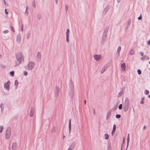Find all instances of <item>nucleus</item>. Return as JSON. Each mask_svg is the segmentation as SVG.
I'll return each mask as SVG.
<instances>
[{
	"label": "nucleus",
	"mask_w": 150,
	"mask_h": 150,
	"mask_svg": "<svg viewBox=\"0 0 150 150\" xmlns=\"http://www.w3.org/2000/svg\"><path fill=\"white\" fill-rule=\"evenodd\" d=\"M16 59L15 60V66L19 65L24 60V58L21 52H18L16 54Z\"/></svg>",
	"instance_id": "1"
},
{
	"label": "nucleus",
	"mask_w": 150,
	"mask_h": 150,
	"mask_svg": "<svg viewBox=\"0 0 150 150\" xmlns=\"http://www.w3.org/2000/svg\"><path fill=\"white\" fill-rule=\"evenodd\" d=\"M129 100L128 98H126L125 99L123 105V110L125 112H127L129 108Z\"/></svg>",
	"instance_id": "2"
},
{
	"label": "nucleus",
	"mask_w": 150,
	"mask_h": 150,
	"mask_svg": "<svg viewBox=\"0 0 150 150\" xmlns=\"http://www.w3.org/2000/svg\"><path fill=\"white\" fill-rule=\"evenodd\" d=\"M35 66V63L32 61H30L26 65V68L28 70H31L34 68Z\"/></svg>",
	"instance_id": "3"
},
{
	"label": "nucleus",
	"mask_w": 150,
	"mask_h": 150,
	"mask_svg": "<svg viewBox=\"0 0 150 150\" xmlns=\"http://www.w3.org/2000/svg\"><path fill=\"white\" fill-rule=\"evenodd\" d=\"M11 130L10 127H8L7 128L5 134V138L8 139H9L11 135Z\"/></svg>",
	"instance_id": "4"
},
{
	"label": "nucleus",
	"mask_w": 150,
	"mask_h": 150,
	"mask_svg": "<svg viewBox=\"0 0 150 150\" xmlns=\"http://www.w3.org/2000/svg\"><path fill=\"white\" fill-rule=\"evenodd\" d=\"M10 84L11 82L9 81H8L7 82L5 83L4 86V88L7 90H9Z\"/></svg>",
	"instance_id": "5"
},
{
	"label": "nucleus",
	"mask_w": 150,
	"mask_h": 150,
	"mask_svg": "<svg viewBox=\"0 0 150 150\" xmlns=\"http://www.w3.org/2000/svg\"><path fill=\"white\" fill-rule=\"evenodd\" d=\"M121 49V47L120 46H119L117 51L115 55V57L117 59H118L120 56V52Z\"/></svg>",
	"instance_id": "6"
},
{
	"label": "nucleus",
	"mask_w": 150,
	"mask_h": 150,
	"mask_svg": "<svg viewBox=\"0 0 150 150\" xmlns=\"http://www.w3.org/2000/svg\"><path fill=\"white\" fill-rule=\"evenodd\" d=\"M95 59L97 61H99L102 58V56L100 54H96L93 56Z\"/></svg>",
	"instance_id": "7"
},
{
	"label": "nucleus",
	"mask_w": 150,
	"mask_h": 150,
	"mask_svg": "<svg viewBox=\"0 0 150 150\" xmlns=\"http://www.w3.org/2000/svg\"><path fill=\"white\" fill-rule=\"evenodd\" d=\"M36 59V60L38 61H39L41 60V55L40 52H38L37 53Z\"/></svg>",
	"instance_id": "8"
},
{
	"label": "nucleus",
	"mask_w": 150,
	"mask_h": 150,
	"mask_svg": "<svg viewBox=\"0 0 150 150\" xmlns=\"http://www.w3.org/2000/svg\"><path fill=\"white\" fill-rule=\"evenodd\" d=\"M76 145L75 142H72L69 146V148L67 150H73L74 148Z\"/></svg>",
	"instance_id": "9"
},
{
	"label": "nucleus",
	"mask_w": 150,
	"mask_h": 150,
	"mask_svg": "<svg viewBox=\"0 0 150 150\" xmlns=\"http://www.w3.org/2000/svg\"><path fill=\"white\" fill-rule=\"evenodd\" d=\"M69 29H67L66 32V40L68 42H69Z\"/></svg>",
	"instance_id": "10"
},
{
	"label": "nucleus",
	"mask_w": 150,
	"mask_h": 150,
	"mask_svg": "<svg viewBox=\"0 0 150 150\" xmlns=\"http://www.w3.org/2000/svg\"><path fill=\"white\" fill-rule=\"evenodd\" d=\"M21 40V36L20 33H18L17 36L16 41L17 42L20 44Z\"/></svg>",
	"instance_id": "11"
},
{
	"label": "nucleus",
	"mask_w": 150,
	"mask_h": 150,
	"mask_svg": "<svg viewBox=\"0 0 150 150\" xmlns=\"http://www.w3.org/2000/svg\"><path fill=\"white\" fill-rule=\"evenodd\" d=\"M59 87H58V86H56L55 93L56 96H58L59 95Z\"/></svg>",
	"instance_id": "12"
},
{
	"label": "nucleus",
	"mask_w": 150,
	"mask_h": 150,
	"mask_svg": "<svg viewBox=\"0 0 150 150\" xmlns=\"http://www.w3.org/2000/svg\"><path fill=\"white\" fill-rule=\"evenodd\" d=\"M35 111V109L34 108H31V110L30 111V116L31 117H32L33 116L34 113V112Z\"/></svg>",
	"instance_id": "13"
},
{
	"label": "nucleus",
	"mask_w": 150,
	"mask_h": 150,
	"mask_svg": "<svg viewBox=\"0 0 150 150\" xmlns=\"http://www.w3.org/2000/svg\"><path fill=\"white\" fill-rule=\"evenodd\" d=\"M17 144L16 143H13L12 144V149L13 150H15L17 148Z\"/></svg>",
	"instance_id": "14"
},
{
	"label": "nucleus",
	"mask_w": 150,
	"mask_h": 150,
	"mask_svg": "<svg viewBox=\"0 0 150 150\" xmlns=\"http://www.w3.org/2000/svg\"><path fill=\"white\" fill-rule=\"evenodd\" d=\"M112 111L111 110H110L108 111L107 112V116L106 117V119H108L111 115Z\"/></svg>",
	"instance_id": "15"
},
{
	"label": "nucleus",
	"mask_w": 150,
	"mask_h": 150,
	"mask_svg": "<svg viewBox=\"0 0 150 150\" xmlns=\"http://www.w3.org/2000/svg\"><path fill=\"white\" fill-rule=\"evenodd\" d=\"M31 34V31H28L27 32L26 35V37L27 39H29L30 36Z\"/></svg>",
	"instance_id": "16"
},
{
	"label": "nucleus",
	"mask_w": 150,
	"mask_h": 150,
	"mask_svg": "<svg viewBox=\"0 0 150 150\" xmlns=\"http://www.w3.org/2000/svg\"><path fill=\"white\" fill-rule=\"evenodd\" d=\"M131 22V20L130 19H129L128 21L127 24L126 25V28L127 29L128 27L130 25Z\"/></svg>",
	"instance_id": "17"
},
{
	"label": "nucleus",
	"mask_w": 150,
	"mask_h": 150,
	"mask_svg": "<svg viewBox=\"0 0 150 150\" xmlns=\"http://www.w3.org/2000/svg\"><path fill=\"white\" fill-rule=\"evenodd\" d=\"M108 68V66L107 65L105 66L101 70V73L103 74Z\"/></svg>",
	"instance_id": "18"
},
{
	"label": "nucleus",
	"mask_w": 150,
	"mask_h": 150,
	"mask_svg": "<svg viewBox=\"0 0 150 150\" xmlns=\"http://www.w3.org/2000/svg\"><path fill=\"white\" fill-rule=\"evenodd\" d=\"M125 63H123L122 64L121 66V67L123 71H124L125 70Z\"/></svg>",
	"instance_id": "19"
},
{
	"label": "nucleus",
	"mask_w": 150,
	"mask_h": 150,
	"mask_svg": "<svg viewBox=\"0 0 150 150\" xmlns=\"http://www.w3.org/2000/svg\"><path fill=\"white\" fill-rule=\"evenodd\" d=\"M56 129L55 126H53L51 130V132L52 133H54L56 132Z\"/></svg>",
	"instance_id": "20"
},
{
	"label": "nucleus",
	"mask_w": 150,
	"mask_h": 150,
	"mask_svg": "<svg viewBox=\"0 0 150 150\" xmlns=\"http://www.w3.org/2000/svg\"><path fill=\"white\" fill-rule=\"evenodd\" d=\"M134 52L135 51L134 49H131L129 52V54L130 55H133L134 54Z\"/></svg>",
	"instance_id": "21"
},
{
	"label": "nucleus",
	"mask_w": 150,
	"mask_h": 150,
	"mask_svg": "<svg viewBox=\"0 0 150 150\" xmlns=\"http://www.w3.org/2000/svg\"><path fill=\"white\" fill-rule=\"evenodd\" d=\"M106 36H107V33H105L104 34L103 36V37L102 38V40L103 41H105L106 39Z\"/></svg>",
	"instance_id": "22"
},
{
	"label": "nucleus",
	"mask_w": 150,
	"mask_h": 150,
	"mask_svg": "<svg viewBox=\"0 0 150 150\" xmlns=\"http://www.w3.org/2000/svg\"><path fill=\"white\" fill-rule=\"evenodd\" d=\"M18 85V82L17 80H16L15 81L14 85L15 86V89H16L17 88Z\"/></svg>",
	"instance_id": "23"
},
{
	"label": "nucleus",
	"mask_w": 150,
	"mask_h": 150,
	"mask_svg": "<svg viewBox=\"0 0 150 150\" xmlns=\"http://www.w3.org/2000/svg\"><path fill=\"white\" fill-rule=\"evenodd\" d=\"M69 132L70 133L71 129V120L70 119L69 121Z\"/></svg>",
	"instance_id": "24"
},
{
	"label": "nucleus",
	"mask_w": 150,
	"mask_h": 150,
	"mask_svg": "<svg viewBox=\"0 0 150 150\" xmlns=\"http://www.w3.org/2000/svg\"><path fill=\"white\" fill-rule=\"evenodd\" d=\"M123 93V91H120L118 93L117 96V97L118 98H119L120 97H121Z\"/></svg>",
	"instance_id": "25"
},
{
	"label": "nucleus",
	"mask_w": 150,
	"mask_h": 150,
	"mask_svg": "<svg viewBox=\"0 0 150 150\" xmlns=\"http://www.w3.org/2000/svg\"><path fill=\"white\" fill-rule=\"evenodd\" d=\"M129 141V137H127V148L128 146V144Z\"/></svg>",
	"instance_id": "26"
},
{
	"label": "nucleus",
	"mask_w": 150,
	"mask_h": 150,
	"mask_svg": "<svg viewBox=\"0 0 150 150\" xmlns=\"http://www.w3.org/2000/svg\"><path fill=\"white\" fill-rule=\"evenodd\" d=\"M105 139H107L109 138V135L107 134H105L104 135Z\"/></svg>",
	"instance_id": "27"
},
{
	"label": "nucleus",
	"mask_w": 150,
	"mask_h": 150,
	"mask_svg": "<svg viewBox=\"0 0 150 150\" xmlns=\"http://www.w3.org/2000/svg\"><path fill=\"white\" fill-rule=\"evenodd\" d=\"M109 8V6H107L105 8L104 11H105L106 12H107L108 11Z\"/></svg>",
	"instance_id": "28"
},
{
	"label": "nucleus",
	"mask_w": 150,
	"mask_h": 150,
	"mask_svg": "<svg viewBox=\"0 0 150 150\" xmlns=\"http://www.w3.org/2000/svg\"><path fill=\"white\" fill-rule=\"evenodd\" d=\"M107 150H111V147L110 144H108L107 146Z\"/></svg>",
	"instance_id": "29"
},
{
	"label": "nucleus",
	"mask_w": 150,
	"mask_h": 150,
	"mask_svg": "<svg viewBox=\"0 0 150 150\" xmlns=\"http://www.w3.org/2000/svg\"><path fill=\"white\" fill-rule=\"evenodd\" d=\"M10 74L11 76H13L14 74V71H11L10 72Z\"/></svg>",
	"instance_id": "30"
},
{
	"label": "nucleus",
	"mask_w": 150,
	"mask_h": 150,
	"mask_svg": "<svg viewBox=\"0 0 150 150\" xmlns=\"http://www.w3.org/2000/svg\"><path fill=\"white\" fill-rule=\"evenodd\" d=\"M0 107L1 108V110H3L4 106L3 104H1L0 105Z\"/></svg>",
	"instance_id": "31"
},
{
	"label": "nucleus",
	"mask_w": 150,
	"mask_h": 150,
	"mask_svg": "<svg viewBox=\"0 0 150 150\" xmlns=\"http://www.w3.org/2000/svg\"><path fill=\"white\" fill-rule=\"evenodd\" d=\"M121 117V116L119 114H117L116 115V117L117 118H119Z\"/></svg>",
	"instance_id": "32"
},
{
	"label": "nucleus",
	"mask_w": 150,
	"mask_h": 150,
	"mask_svg": "<svg viewBox=\"0 0 150 150\" xmlns=\"http://www.w3.org/2000/svg\"><path fill=\"white\" fill-rule=\"evenodd\" d=\"M116 128V125H115V124H114L113 125L112 130L115 131Z\"/></svg>",
	"instance_id": "33"
},
{
	"label": "nucleus",
	"mask_w": 150,
	"mask_h": 150,
	"mask_svg": "<svg viewBox=\"0 0 150 150\" xmlns=\"http://www.w3.org/2000/svg\"><path fill=\"white\" fill-rule=\"evenodd\" d=\"M0 129H1L0 130V133H1L2 132L3 129V127L2 126H0Z\"/></svg>",
	"instance_id": "34"
},
{
	"label": "nucleus",
	"mask_w": 150,
	"mask_h": 150,
	"mask_svg": "<svg viewBox=\"0 0 150 150\" xmlns=\"http://www.w3.org/2000/svg\"><path fill=\"white\" fill-rule=\"evenodd\" d=\"M9 32V31L8 30H4V31H3V33H4V34H6V33H8Z\"/></svg>",
	"instance_id": "35"
},
{
	"label": "nucleus",
	"mask_w": 150,
	"mask_h": 150,
	"mask_svg": "<svg viewBox=\"0 0 150 150\" xmlns=\"http://www.w3.org/2000/svg\"><path fill=\"white\" fill-rule=\"evenodd\" d=\"M118 108L119 109H120V110H121L122 109V104H120L119 107H118Z\"/></svg>",
	"instance_id": "36"
},
{
	"label": "nucleus",
	"mask_w": 150,
	"mask_h": 150,
	"mask_svg": "<svg viewBox=\"0 0 150 150\" xmlns=\"http://www.w3.org/2000/svg\"><path fill=\"white\" fill-rule=\"evenodd\" d=\"M144 99V97L142 98L141 101L140 102L141 104H143L144 103V102H143V100Z\"/></svg>",
	"instance_id": "37"
},
{
	"label": "nucleus",
	"mask_w": 150,
	"mask_h": 150,
	"mask_svg": "<svg viewBox=\"0 0 150 150\" xmlns=\"http://www.w3.org/2000/svg\"><path fill=\"white\" fill-rule=\"evenodd\" d=\"M149 91L147 90H146L145 91V94L146 95H148L149 94Z\"/></svg>",
	"instance_id": "38"
},
{
	"label": "nucleus",
	"mask_w": 150,
	"mask_h": 150,
	"mask_svg": "<svg viewBox=\"0 0 150 150\" xmlns=\"http://www.w3.org/2000/svg\"><path fill=\"white\" fill-rule=\"evenodd\" d=\"M10 27H11V30L12 31H13V32H15V30H14V29L13 28L12 26H11Z\"/></svg>",
	"instance_id": "39"
},
{
	"label": "nucleus",
	"mask_w": 150,
	"mask_h": 150,
	"mask_svg": "<svg viewBox=\"0 0 150 150\" xmlns=\"http://www.w3.org/2000/svg\"><path fill=\"white\" fill-rule=\"evenodd\" d=\"M137 72L139 74H141V71L139 69L137 70Z\"/></svg>",
	"instance_id": "40"
},
{
	"label": "nucleus",
	"mask_w": 150,
	"mask_h": 150,
	"mask_svg": "<svg viewBox=\"0 0 150 150\" xmlns=\"http://www.w3.org/2000/svg\"><path fill=\"white\" fill-rule=\"evenodd\" d=\"M65 9L66 11V13H67V8H68V6L67 5H66L65 6Z\"/></svg>",
	"instance_id": "41"
},
{
	"label": "nucleus",
	"mask_w": 150,
	"mask_h": 150,
	"mask_svg": "<svg viewBox=\"0 0 150 150\" xmlns=\"http://www.w3.org/2000/svg\"><path fill=\"white\" fill-rule=\"evenodd\" d=\"M28 72L27 71H24L23 74L25 76H26L27 75Z\"/></svg>",
	"instance_id": "42"
},
{
	"label": "nucleus",
	"mask_w": 150,
	"mask_h": 150,
	"mask_svg": "<svg viewBox=\"0 0 150 150\" xmlns=\"http://www.w3.org/2000/svg\"><path fill=\"white\" fill-rule=\"evenodd\" d=\"M115 132V131L112 130V132H111V134L112 136H113Z\"/></svg>",
	"instance_id": "43"
},
{
	"label": "nucleus",
	"mask_w": 150,
	"mask_h": 150,
	"mask_svg": "<svg viewBox=\"0 0 150 150\" xmlns=\"http://www.w3.org/2000/svg\"><path fill=\"white\" fill-rule=\"evenodd\" d=\"M33 7H35V2H33Z\"/></svg>",
	"instance_id": "44"
},
{
	"label": "nucleus",
	"mask_w": 150,
	"mask_h": 150,
	"mask_svg": "<svg viewBox=\"0 0 150 150\" xmlns=\"http://www.w3.org/2000/svg\"><path fill=\"white\" fill-rule=\"evenodd\" d=\"M7 10L6 9H5V13L6 15H7L8 13V12L7 11Z\"/></svg>",
	"instance_id": "45"
},
{
	"label": "nucleus",
	"mask_w": 150,
	"mask_h": 150,
	"mask_svg": "<svg viewBox=\"0 0 150 150\" xmlns=\"http://www.w3.org/2000/svg\"><path fill=\"white\" fill-rule=\"evenodd\" d=\"M4 5L6 6H8V4H7L6 2H5V3H4Z\"/></svg>",
	"instance_id": "46"
},
{
	"label": "nucleus",
	"mask_w": 150,
	"mask_h": 150,
	"mask_svg": "<svg viewBox=\"0 0 150 150\" xmlns=\"http://www.w3.org/2000/svg\"><path fill=\"white\" fill-rule=\"evenodd\" d=\"M140 53L142 56H143L144 55V53L142 52H140Z\"/></svg>",
	"instance_id": "47"
},
{
	"label": "nucleus",
	"mask_w": 150,
	"mask_h": 150,
	"mask_svg": "<svg viewBox=\"0 0 150 150\" xmlns=\"http://www.w3.org/2000/svg\"><path fill=\"white\" fill-rule=\"evenodd\" d=\"M141 19H142V17H141V15H140L139 17H138V19L139 20H140Z\"/></svg>",
	"instance_id": "48"
},
{
	"label": "nucleus",
	"mask_w": 150,
	"mask_h": 150,
	"mask_svg": "<svg viewBox=\"0 0 150 150\" xmlns=\"http://www.w3.org/2000/svg\"><path fill=\"white\" fill-rule=\"evenodd\" d=\"M147 45H150V40H149L148 42H147Z\"/></svg>",
	"instance_id": "49"
},
{
	"label": "nucleus",
	"mask_w": 150,
	"mask_h": 150,
	"mask_svg": "<svg viewBox=\"0 0 150 150\" xmlns=\"http://www.w3.org/2000/svg\"><path fill=\"white\" fill-rule=\"evenodd\" d=\"M21 31L23 32V25H22V27L21 29Z\"/></svg>",
	"instance_id": "50"
},
{
	"label": "nucleus",
	"mask_w": 150,
	"mask_h": 150,
	"mask_svg": "<svg viewBox=\"0 0 150 150\" xmlns=\"http://www.w3.org/2000/svg\"><path fill=\"white\" fill-rule=\"evenodd\" d=\"M27 8H28V7L27 6H26V11H25V12L26 13H27V15H28V12H26L27 11Z\"/></svg>",
	"instance_id": "51"
},
{
	"label": "nucleus",
	"mask_w": 150,
	"mask_h": 150,
	"mask_svg": "<svg viewBox=\"0 0 150 150\" xmlns=\"http://www.w3.org/2000/svg\"><path fill=\"white\" fill-rule=\"evenodd\" d=\"M93 114L95 115V114H96V113H95V109H93Z\"/></svg>",
	"instance_id": "52"
},
{
	"label": "nucleus",
	"mask_w": 150,
	"mask_h": 150,
	"mask_svg": "<svg viewBox=\"0 0 150 150\" xmlns=\"http://www.w3.org/2000/svg\"><path fill=\"white\" fill-rule=\"evenodd\" d=\"M38 19H41V16L40 15H39V17H38Z\"/></svg>",
	"instance_id": "53"
},
{
	"label": "nucleus",
	"mask_w": 150,
	"mask_h": 150,
	"mask_svg": "<svg viewBox=\"0 0 150 150\" xmlns=\"http://www.w3.org/2000/svg\"><path fill=\"white\" fill-rule=\"evenodd\" d=\"M86 100H84V104H86Z\"/></svg>",
	"instance_id": "54"
},
{
	"label": "nucleus",
	"mask_w": 150,
	"mask_h": 150,
	"mask_svg": "<svg viewBox=\"0 0 150 150\" xmlns=\"http://www.w3.org/2000/svg\"><path fill=\"white\" fill-rule=\"evenodd\" d=\"M55 2H56V4H57V2H58V0H55Z\"/></svg>",
	"instance_id": "55"
},
{
	"label": "nucleus",
	"mask_w": 150,
	"mask_h": 150,
	"mask_svg": "<svg viewBox=\"0 0 150 150\" xmlns=\"http://www.w3.org/2000/svg\"><path fill=\"white\" fill-rule=\"evenodd\" d=\"M121 0H117V2L118 3H119L120 1Z\"/></svg>",
	"instance_id": "56"
},
{
	"label": "nucleus",
	"mask_w": 150,
	"mask_h": 150,
	"mask_svg": "<svg viewBox=\"0 0 150 150\" xmlns=\"http://www.w3.org/2000/svg\"><path fill=\"white\" fill-rule=\"evenodd\" d=\"M146 128V126H144V127H143V129H145Z\"/></svg>",
	"instance_id": "57"
},
{
	"label": "nucleus",
	"mask_w": 150,
	"mask_h": 150,
	"mask_svg": "<svg viewBox=\"0 0 150 150\" xmlns=\"http://www.w3.org/2000/svg\"><path fill=\"white\" fill-rule=\"evenodd\" d=\"M132 107L133 110V111L134 112V108H133V105H132Z\"/></svg>",
	"instance_id": "58"
},
{
	"label": "nucleus",
	"mask_w": 150,
	"mask_h": 150,
	"mask_svg": "<svg viewBox=\"0 0 150 150\" xmlns=\"http://www.w3.org/2000/svg\"><path fill=\"white\" fill-rule=\"evenodd\" d=\"M65 137V136L64 135H63V139H64Z\"/></svg>",
	"instance_id": "59"
},
{
	"label": "nucleus",
	"mask_w": 150,
	"mask_h": 150,
	"mask_svg": "<svg viewBox=\"0 0 150 150\" xmlns=\"http://www.w3.org/2000/svg\"><path fill=\"white\" fill-rule=\"evenodd\" d=\"M148 97L149 98H150V95L148 96Z\"/></svg>",
	"instance_id": "60"
},
{
	"label": "nucleus",
	"mask_w": 150,
	"mask_h": 150,
	"mask_svg": "<svg viewBox=\"0 0 150 150\" xmlns=\"http://www.w3.org/2000/svg\"><path fill=\"white\" fill-rule=\"evenodd\" d=\"M141 59L142 60H143V57H141Z\"/></svg>",
	"instance_id": "61"
},
{
	"label": "nucleus",
	"mask_w": 150,
	"mask_h": 150,
	"mask_svg": "<svg viewBox=\"0 0 150 150\" xmlns=\"http://www.w3.org/2000/svg\"><path fill=\"white\" fill-rule=\"evenodd\" d=\"M127 137H129V134H128Z\"/></svg>",
	"instance_id": "62"
},
{
	"label": "nucleus",
	"mask_w": 150,
	"mask_h": 150,
	"mask_svg": "<svg viewBox=\"0 0 150 150\" xmlns=\"http://www.w3.org/2000/svg\"><path fill=\"white\" fill-rule=\"evenodd\" d=\"M4 0V3H5V2H6L5 0Z\"/></svg>",
	"instance_id": "63"
},
{
	"label": "nucleus",
	"mask_w": 150,
	"mask_h": 150,
	"mask_svg": "<svg viewBox=\"0 0 150 150\" xmlns=\"http://www.w3.org/2000/svg\"><path fill=\"white\" fill-rule=\"evenodd\" d=\"M124 142V139H123V142Z\"/></svg>",
	"instance_id": "64"
}]
</instances>
